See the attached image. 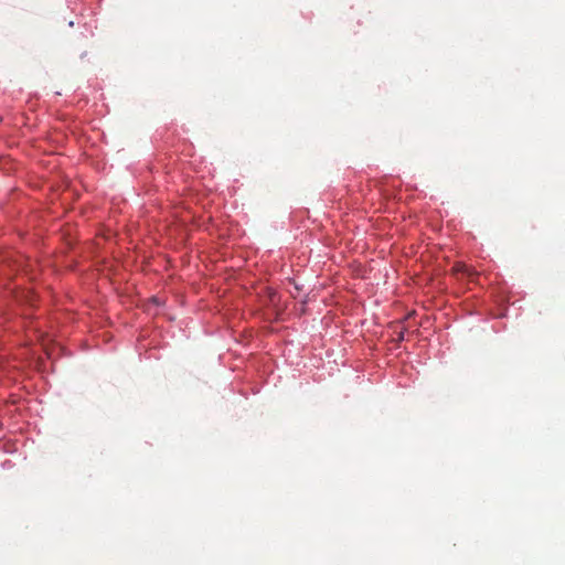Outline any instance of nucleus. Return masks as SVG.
I'll return each instance as SVG.
<instances>
[{"mask_svg": "<svg viewBox=\"0 0 565 565\" xmlns=\"http://www.w3.org/2000/svg\"><path fill=\"white\" fill-rule=\"evenodd\" d=\"M454 269L457 271V273H462V274H466L467 276H471L473 273L472 270L463 265V264H457Z\"/></svg>", "mask_w": 565, "mask_h": 565, "instance_id": "obj_1", "label": "nucleus"}]
</instances>
